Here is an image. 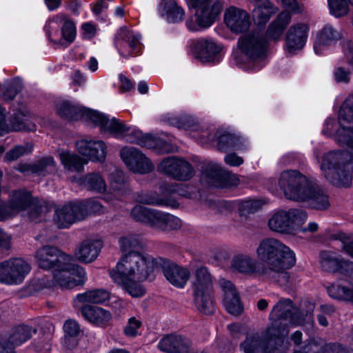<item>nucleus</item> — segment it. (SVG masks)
I'll use <instances>...</instances> for the list:
<instances>
[{
	"label": "nucleus",
	"mask_w": 353,
	"mask_h": 353,
	"mask_svg": "<svg viewBox=\"0 0 353 353\" xmlns=\"http://www.w3.org/2000/svg\"><path fill=\"white\" fill-rule=\"evenodd\" d=\"M27 209H28V213L29 219L31 221L37 223L42 220L43 214L50 211V206L45 201L33 199Z\"/></svg>",
	"instance_id": "nucleus-49"
},
{
	"label": "nucleus",
	"mask_w": 353,
	"mask_h": 353,
	"mask_svg": "<svg viewBox=\"0 0 353 353\" xmlns=\"http://www.w3.org/2000/svg\"><path fill=\"white\" fill-rule=\"evenodd\" d=\"M81 313L88 321L101 327L107 326L112 319V314L110 311L97 306L90 305L82 306Z\"/></svg>",
	"instance_id": "nucleus-35"
},
{
	"label": "nucleus",
	"mask_w": 353,
	"mask_h": 353,
	"mask_svg": "<svg viewBox=\"0 0 353 353\" xmlns=\"http://www.w3.org/2000/svg\"><path fill=\"white\" fill-rule=\"evenodd\" d=\"M115 43L120 54L123 57L137 54L141 50L139 38L126 27L119 29Z\"/></svg>",
	"instance_id": "nucleus-25"
},
{
	"label": "nucleus",
	"mask_w": 353,
	"mask_h": 353,
	"mask_svg": "<svg viewBox=\"0 0 353 353\" xmlns=\"http://www.w3.org/2000/svg\"><path fill=\"white\" fill-rule=\"evenodd\" d=\"M57 164L52 157H44L30 163H21L17 170L20 172L29 174L46 176L57 170Z\"/></svg>",
	"instance_id": "nucleus-28"
},
{
	"label": "nucleus",
	"mask_w": 353,
	"mask_h": 353,
	"mask_svg": "<svg viewBox=\"0 0 353 353\" xmlns=\"http://www.w3.org/2000/svg\"><path fill=\"white\" fill-rule=\"evenodd\" d=\"M291 14L289 12H282L269 25L266 31V39L276 41L280 40L283 33L290 23Z\"/></svg>",
	"instance_id": "nucleus-38"
},
{
	"label": "nucleus",
	"mask_w": 353,
	"mask_h": 353,
	"mask_svg": "<svg viewBox=\"0 0 353 353\" xmlns=\"http://www.w3.org/2000/svg\"><path fill=\"white\" fill-rule=\"evenodd\" d=\"M101 248L100 241L85 240L76 248L74 257L80 262L91 263L97 259Z\"/></svg>",
	"instance_id": "nucleus-34"
},
{
	"label": "nucleus",
	"mask_w": 353,
	"mask_h": 353,
	"mask_svg": "<svg viewBox=\"0 0 353 353\" xmlns=\"http://www.w3.org/2000/svg\"><path fill=\"white\" fill-rule=\"evenodd\" d=\"M342 38L341 32L332 26L325 25L316 36L314 50L316 54H321L325 48L332 46Z\"/></svg>",
	"instance_id": "nucleus-32"
},
{
	"label": "nucleus",
	"mask_w": 353,
	"mask_h": 353,
	"mask_svg": "<svg viewBox=\"0 0 353 353\" xmlns=\"http://www.w3.org/2000/svg\"><path fill=\"white\" fill-rule=\"evenodd\" d=\"M231 268L233 271L246 276H263L265 279L263 264L248 255L234 256L231 261Z\"/></svg>",
	"instance_id": "nucleus-22"
},
{
	"label": "nucleus",
	"mask_w": 353,
	"mask_h": 353,
	"mask_svg": "<svg viewBox=\"0 0 353 353\" xmlns=\"http://www.w3.org/2000/svg\"><path fill=\"white\" fill-rule=\"evenodd\" d=\"M110 276L113 281L122 288L132 297H139L145 293V290L140 283L143 281L137 280L132 276L119 275L114 270H110Z\"/></svg>",
	"instance_id": "nucleus-36"
},
{
	"label": "nucleus",
	"mask_w": 353,
	"mask_h": 353,
	"mask_svg": "<svg viewBox=\"0 0 353 353\" xmlns=\"http://www.w3.org/2000/svg\"><path fill=\"white\" fill-rule=\"evenodd\" d=\"M120 156L128 168L135 173L147 174L154 168L150 160L135 148H123Z\"/></svg>",
	"instance_id": "nucleus-15"
},
{
	"label": "nucleus",
	"mask_w": 353,
	"mask_h": 353,
	"mask_svg": "<svg viewBox=\"0 0 353 353\" xmlns=\"http://www.w3.org/2000/svg\"><path fill=\"white\" fill-rule=\"evenodd\" d=\"M309 31L305 23H296L291 26L286 33L285 48L288 52L295 53L305 46Z\"/></svg>",
	"instance_id": "nucleus-24"
},
{
	"label": "nucleus",
	"mask_w": 353,
	"mask_h": 353,
	"mask_svg": "<svg viewBox=\"0 0 353 353\" xmlns=\"http://www.w3.org/2000/svg\"><path fill=\"white\" fill-rule=\"evenodd\" d=\"M81 185L88 190L103 193L107 185L103 177L98 172H90L81 179Z\"/></svg>",
	"instance_id": "nucleus-45"
},
{
	"label": "nucleus",
	"mask_w": 353,
	"mask_h": 353,
	"mask_svg": "<svg viewBox=\"0 0 353 353\" xmlns=\"http://www.w3.org/2000/svg\"><path fill=\"white\" fill-rule=\"evenodd\" d=\"M294 353H352L348 349L339 343H329L320 347L315 342H308L301 350Z\"/></svg>",
	"instance_id": "nucleus-42"
},
{
	"label": "nucleus",
	"mask_w": 353,
	"mask_h": 353,
	"mask_svg": "<svg viewBox=\"0 0 353 353\" xmlns=\"http://www.w3.org/2000/svg\"><path fill=\"white\" fill-rule=\"evenodd\" d=\"M125 177L124 174L121 170H115L112 174L110 186L114 191H121L125 186Z\"/></svg>",
	"instance_id": "nucleus-62"
},
{
	"label": "nucleus",
	"mask_w": 353,
	"mask_h": 353,
	"mask_svg": "<svg viewBox=\"0 0 353 353\" xmlns=\"http://www.w3.org/2000/svg\"><path fill=\"white\" fill-rule=\"evenodd\" d=\"M32 150L33 144L31 142L24 143L21 145H15L7 152L5 158L8 161H14L23 155L31 153Z\"/></svg>",
	"instance_id": "nucleus-51"
},
{
	"label": "nucleus",
	"mask_w": 353,
	"mask_h": 353,
	"mask_svg": "<svg viewBox=\"0 0 353 353\" xmlns=\"http://www.w3.org/2000/svg\"><path fill=\"white\" fill-rule=\"evenodd\" d=\"M224 21L231 31L235 33L246 32L251 24L249 14L235 6H230L225 10Z\"/></svg>",
	"instance_id": "nucleus-23"
},
{
	"label": "nucleus",
	"mask_w": 353,
	"mask_h": 353,
	"mask_svg": "<svg viewBox=\"0 0 353 353\" xmlns=\"http://www.w3.org/2000/svg\"><path fill=\"white\" fill-rule=\"evenodd\" d=\"M155 264L156 268L162 270L164 276L172 285L177 288L184 287L190 276L188 270L162 258L159 259Z\"/></svg>",
	"instance_id": "nucleus-17"
},
{
	"label": "nucleus",
	"mask_w": 353,
	"mask_h": 353,
	"mask_svg": "<svg viewBox=\"0 0 353 353\" xmlns=\"http://www.w3.org/2000/svg\"><path fill=\"white\" fill-rule=\"evenodd\" d=\"M39 266L44 270H54L65 260H70L71 256L61 252L57 248L45 245L37 250L35 255Z\"/></svg>",
	"instance_id": "nucleus-18"
},
{
	"label": "nucleus",
	"mask_w": 353,
	"mask_h": 353,
	"mask_svg": "<svg viewBox=\"0 0 353 353\" xmlns=\"http://www.w3.org/2000/svg\"><path fill=\"white\" fill-rule=\"evenodd\" d=\"M166 214L157 210H153L149 225L154 229L162 231Z\"/></svg>",
	"instance_id": "nucleus-63"
},
{
	"label": "nucleus",
	"mask_w": 353,
	"mask_h": 353,
	"mask_svg": "<svg viewBox=\"0 0 353 353\" xmlns=\"http://www.w3.org/2000/svg\"><path fill=\"white\" fill-rule=\"evenodd\" d=\"M45 30L51 42L63 47L70 45L76 37L74 23L63 13H59L50 19L45 26Z\"/></svg>",
	"instance_id": "nucleus-8"
},
{
	"label": "nucleus",
	"mask_w": 353,
	"mask_h": 353,
	"mask_svg": "<svg viewBox=\"0 0 353 353\" xmlns=\"http://www.w3.org/2000/svg\"><path fill=\"white\" fill-rule=\"evenodd\" d=\"M243 353H272L268 346L265 334L261 332H253L246 334L245 340L240 344Z\"/></svg>",
	"instance_id": "nucleus-31"
},
{
	"label": "nucleus",
	"mask_w": 353,
	"mask_h": 353,
	"mask_svg": "<svg viewBox=\"0 0 353 353\" xmlns=\"http://www.w3.org/2000/svg\"><path fill=\"white\" fill-rule=\"evenodd\" d=\"M168 122L170 125L178 128L186 130L193 127L196 123V121L193 117L187 114L170 117L168 118Z\"/></svg>",
	"instance_id": "nucleus-56"
},
{
	"label": "nucleus",
	"mask_w": 353,
	"mask_h": 353,
	"mask_svg": "<svg viewBox=\"0 0 353 353\" xmlns=\"http://www.w3.org/2000/svg\"><path fill=\"white\" fill-rule=\"evenodd\" d=\"M219 285L223 292V303L226 311L233 316H239L243 312V305L234 285L228 280L220 279Z\"/></svg>",
	"instance_id": "nucleus-20"
},
{
	"label": "nucleus",
	"mask_w": 353,
	"mask_h": 353,
	"mask_svg": "<svg viewBox=\"0 0 353 353\" xmlns=\"http://www.w3.org/2000/svg\"><path fill=\"white\" fill-rule=\"evenodd\" d=\"M192 50L198 59L207 63L215 61L221 48L212 39L201 38L192 42Z\"/></svg>",
	"instance_id": "nucleus-27"
},
{
	"label": "nucleus",
	"mask_w": 353,
	"mask_h": 353,
	"mask_svg": "<svg viewBox=\"0 0 353 353\" xmlns=\"http://www.w3.org/2000/svg\"><path fill=\"white\" fill-rule=\"evenodd\" d=\"M110 299V292L104 289H94L79 294L76 300L80 303L102 304Z\"/></svg>",
	"instance_id": "nucleus-47"
},
{
	"label": "nucleus",
	"mask_w": 353,
	"mask_h": 353,
	"mask_svg": "<svg viewBox=\"0 0 353 353\" xmlns=\"http://www.w3.org/2000/svg\"><path fill=\"white\" fill-rule=\"evenodd\" d=\"M307 219V214L302 209L279 210L269 219L268 225L272 231L291 234L305 223Z\"/></svg>",
	"instance_id": "nucleus-10"
},
{
	"label": "nucleus",
	"mask_w": 353,
	"mask_h": 353,
	"mask_svg": "<svg viewBox=\"0 0 353 353\" xmlns=\"http://www.w3.org/2000/svg\"><path fill=\"white\" fill-rule=\"evenodd\" d=\"M272 324L265 331L262 332L265 334V339L268 341V346L272 353L278 349L283 339L289 333V325L287 322L276 320H271Z\"/></svg>",
	"instance_id": "nucleus-30"
},
{
	"label": "nucleus",
	"mask_w": 353,
	"mask_h": 353,
	"mask_svg": "<svg viewBox=\"0 0 353 353\" xmlns=\"http://www.w3.org/2000/svg\"><path fill=\"white\" fill-rule=\"evenodd\" d=\"M22 84L19 79H13L6 83L3 97L6 100H12L16 95L21 90Z\"/></svg>",
	"instance_id": "nucleus-60"
},
{
	"label": "nucleus",
	"mask_w": 353,
	"mask_h": 353,
	"mask_svg": "<svg viewBox=\"0 0 353 353\" xmlns=\"http://www.w3.org/2000/svg\"><path fill=\"white\" fill-rule=\"evenodd\" d=\"M81 210L78 201L57 207L54 209V222L59 228H68L76 221L83 220Z\"/></svg>",
	"instance_id": "nucleus-16"
},
{
	"label": "nucleus",
	"mask_w": 353,
	"mask_h": 353,
	"mask_svg": "<svg viewBox=\"0 0 353 353\" xmlns=\"http://www.w3.org/2000/svg\"><path fill=\"white\" fill-rule=\"evenodd\" d=\"M57 152L65 170L77 172H81L83 170V166L87 163V161L68 150L59 149Z\"/></svg>",
	"instance_id": "nucleus-40"
},
{
	"label": "nucleus",
	"mask_w": 353,
	"mask_h": 353,
	"mask_svg": "<svg viewBox=\"0 0 353 353\" xmlns=\"http://www.w3.org/2000/svg\"><path fill=\"white\" fill-rule=\"evenodd\" d=\"M212 276L208 270L204 267L197 268L192 283L193 292L212 291Z\"/></svg>",
	"instance_id": "nucleus-46"
},
{
	"label": "nucleus",
	"mask_w": 353,
	"mask_h": 353,
	"mask_svg": "<svg viewBox=\"0 0 353 353\" xmlns=\"http://www.w3.org/2000/svg\"><path fill=\"white\" fill-rule=\"evenodd\" d=\"M10 127L13 131H34L36 125L32 121V116L28 110H19L11 117Z\"/></svg>",
	"instance_id": "nucleus-39"
},
{
	"label": "nucleus",
	"mask_w": 353,
	"mask_h": 353,
	"mask_svg": "<svg viewBox=\"0 0 353 353\" xmlns=\"http://www.w3.org/2000/svg\"><path fill=\"white\" fill-rule=\"evenodd\" d=\"M278 11L272 3L259 4L253 10V17L258 26L263 27L272 14Z\"/></svg>",
	"instance_id": "nucleus-48"
},
{
	"label": "nucleus",
	"mask_w": 353,
	"mask_h": 353,
	"mask_svg": "<svg viewBox=\"0 0 353 353\" xmlns=\"http://www.w3.org/2000/svg\"><path fill=\"white\" fill-rule=\"evenodd\" d=\"M56 108L58 114L64 119L77 120L81 117H85L91 121L95 125L100 128H108L117 132L118 130H120L119 128H123L116 120L109 121V118L99 112L74 105L68 101L58 102Z\"/></svg>",
	"instance_id": "nucleus-5"
},
{
	"label": "nucleus",
	"mask_w": 353,
	"mask_h": 353,
	"mask_svg": "<svg viewBox=\"0 0 353 353\" xmlns=\"http://www.w3.org/2000/svg\"><path fill=\"white\" fill-rule=\"evenodd\" d=\"M332 14L341 17L347 14L348 5L345 0H327Z\"/></svg>",
	"instance_id": "nucleus-59"
},
{
	"label": "nucleus",
	"mask_w": 353,
	"mask_h": 353,
	"mask_svg": "<svg viewBox=\"0 0 353 353\" xmlns=\"http://www.w3.org/2000/svg\"><path fill=\"white\" fill-rule=\"evenodd\" d=\"M209 1L187 0L190 7L200 9L186 21V26L190 30L198 31L211 26L223 10V0H216L210 6L208 3Z\"/></svg>",
	"instance_id": "nucleus-7"
},
{
	"label": "nucleus",
	"mask_w": 353,
	"mask_h": 353,
	"mask_svg": "<svg viewBox=\"0 0 353 353\" xmlns=\"http://www.w3.org/2000/svg\"><path fill=\"white\" fill-rule=\"evenodd\" d=\"M193 296L194 305L200 312L208 315L214 312L212 291L193 292Z\"/></svg>",
	"instance_id": "nucleus-44"
},
{
	"label": "nucleus",
	"mask_w": 353,
	"mask_h": 353,
	"mask_svg": "<svg viewBox=\"0 0 353 353\" xmlns=\"http://www.w3.org/2000/svg\"><path fill=\"white\" fill-rule=\"evenodd\" d=\"M37 329L31 326L21 324L13 327L8 332L7 339H2L0 342L5 341L7 347H12L14 350L18 346L29 340L32 334L37 333Z\"/></svg>",
	"instance_id": "nucleus-33"
},
{
	"label": "nucleus",
	"mask_w": 353,
	"mask_h": 353,
	"mask_svg": "<svg viewBox=\"0 0 353 353\" xmlns=\"http://www.w3.org/2000/svg\"><path fill=\"white\" fill-rule=\"evenodd\" d=\"M314 155L320 163L323 175L330 183L336 186H348L352 180L350 157L347 152L330 151L321 159L314 151Z\"/></svg>",
	"instance_id": "nucleus-2"
},
{
	"label": "nucleus",
	"mask_w": 353,
	"mask_h": 353,
	"mask_svg": "<svg viewBox=\"0 0 353 353\" xmlns=\"http://www.w3.org/2000/svg\"><path fill=\"white\" fill-rule=\"evenodd\" d=\"M150 141L151 146H148V148L154 150L158 154H163L174 152V148L172 144L160 138L151 136Z\"/></svg>",
	"instance_id": "nucleus-55"
},
{
	"label": "nucleus",
	"mask_w": 353,
	"mask_h": 353,
	"mask_svg": "<svg viewBox=\"0 0 353 353\" xmlns=\"http://www.w3.org/2000/svg\"><path fill=\"white\" fill-rule=\"evenodd\" d=\"M269 319L287 322L292 326L306 325L308 334H314V321L312 316L307 313L303 316L300 309L290 299H281L272 307Z\"/></svg>",
	"instance_id": "nucleus-6"
},
{
	"label": "nucleus",
	"mask_w": 353,
	"mask_h": 353,
	"mask_svg": "<svg viewBox=\"0 0 353 353\" xmlns=\"http://www.w3.org/2000/svg\"><path fill=\"white\" fill-rule=\"evenodd\" d=\"M298 202H306L310 208L324 211L330 206L328 195L315 182L312 181Z\"/></svg>",
	"instance_id": "nucleus-19"
},
{
	"label": "nucleus",
	"mask_w": 353,
	"mask_h": 353,
	"mask_svg": "<svg viewBox=\"0 0 353 353\" xmlns=\"http://www.w3.org/2000/svg\"><path fill=\"white\" fill-rule=\"evenodd\" d=\"M312 181L296 170L283 171L279 179V185L287 199L298 201Z\"/></svg>",
	"instance_id": "nucleus-11"
},
{
	"label": "nucleus",
	"mask_w": 353,
	"mask_h": 353,
	"mask_svg": "<svg viewBox=\"0 0 353 353\" xmlns=\"http://www.w3.org/2000/svg\"><path fill=\"white\" fill-rule=\"evenodd\" d=\"M263 203L260 200H247L241 203L240 211L242 214L254 213L262 207Z\"/></svg>",
	"instance_id": "nucleus-64"
},
{
	"label": "nucleus",
	"mask_w": 353,
	"mask_h": 353,
	"mask_svg": "<svg viewBox=\"0 0 353 353\" xmlns=\"http://www.w3.org/2000/svg\"><path fill=\"white\" fill-rule=\"evenodd\" d=\"M30 265L21 258H11L0 263V282L13 285L23 282Z\"/></svg>",
	"instance_id": "nucleus-12"
},
{
	"label": "nucleus",
	"mask_w": 353,
	"mask_h": 353,
	"mask_svg": "<svg viewBox=\"0 0 353 353\" xmlns=\"http://www.w3.org/2000/svg\"><path fill=\"white\" fill-rule=\"evenodd\" d=\"M341 129L337 131L340 141L353 149V94L343 103L339 116Z\"/></svg>",
	"instance_id": "nucleus-14"
},
{
	"label": "nucleus",
	"mask_w": 353,
	"mask_h": 353,
	"mask_svg": "<svg viewBox=\"0 0 353 353\" xmlns=\"http://www.w3.org/2000/svg\"><path fill=\"white\" fill-rule=\"evenodd\" d=\"M223 170L219 165L215 163H204L201 166V181L207 185L219 188Z\"/></svg>",
	"instance_id": "nucleus-37"
},
{
	"label": "nucleus",
	"mask_w": 353,
	"mask_h": 353,
	"mask_svg": "<svg viewBox=\"0 0 353 353\" xmlns=\"http://www.w3.org/2000/svg\"><path fill=\"white\" fill-rule=\"evenodd\" d=\"M79 208H82L83 210L81 215L83 219L91 213H99L102 212L103 206L98 201L95 200H85L78 201Z\"/></svg>",
	"instance_id": "nucleus-58"
},
{
	"label": "nucleus",
	"mask_w": 353,
	"mask_h": 353,
	"mask_svg": "<svg viewBox=\"0 0 353 353\" xmlns=\"http://www.w3.org/2000/svg\"><path fill=\"white\" fill-rule=\"evenodd\" d=\"M76 147L79 153L90 159L91 157H97L96 154L93 155V147L101 145L100 143H96L95 140L81 139L76 142Z\"/></svg>",
	"instance_id": "nucleus-57"
},
{
	"label": "nucleus",
	"mask_w": 353,
	"mask_h": 353,
	"mask_svg": "<svg viewBox=\"0 0 353 353\" xmlns=\"http://www.w3.org/2000/svg\"><path fill=\"white\" fill-rule=\"evenodd\" d=\"M136 199L139 203L148 205H165L172 207H176L178 205L176 202L174 200L159 199L158 197L152 196L146 193L138 194Z\"/></svg>",
	"instance_id": "nucleus-52"
},
{
	"label": "nucleus",
	"mask_w": 353,
	"mask_h": 353,
	"mask_svg": "<svg viewBox=\"0 0 353 353\" xmlns=\"http://www.w3.org/2000/svg\"><path fill=\"white\" fill-rule=\"evenodd\" d=\"M192 344L191 340L185 336L170 334L161 339L158 347L166 353H188Z\"/></svg>",
	"instance_id": "nucleus-26"
},
{
	"label": "nucleus",
	"mask_w": 353,
	"mask_h": 353,
	"mask_svg": "<svg viewBox=\"0 0 353 353\" xmlns=\"http://www.w3.org/2000/svg\"><path fill=\"white\" fill-rule=\"evenodd\" d=\"M329 296L334 299L353 303V287L331 284L327 287Z\"/></svg>",
	"instance_id": "nucleus-50"
},
{
	"label": "nucleus",
	"mask_w": 353,
	"mask_h": 353,
	"mask_svg": "<svg viewBox=\"0 0 353 353\" xmlns=\"http://www.w3.org/2000/svg\"><path fill=\"white\" fill-rule=\"evenodd\" d=\"M116 120L119 124L123 128H119L120 130L113 131L108 128H100L101 132H109L111 134L115 135H121L125 138V141L130 143H134L148 148V146H151L150 143L151 142L150 134H143L140 130H130V128L127 127L123 123L119 121L117 119L113 117L112 119H109V121Z\"/></svg>",
	"instance_id": "nucleus-29"
},
{
	"label": "nucleus",
	"mask_w": 353,
	"mask_h": 353,
	"mask_svg": "<svg viewBox=\"0 0 353 353\" xmlns=\"http://www.w3.org/2000/svg\"><path fill=\"white\" fill-rule=\"evenodd\" d=\"M256 256L259 260L265 263L263 270L265 279L279 282V279H286V270L295 265V254L285 244L274 238L262 240L257 249Z\"/></svg>",
	"instance_id": "nucleus-1"
},
{
	"label": "nucleus",
	"mask_w": 353,
	"mask_h": 353,
	"mask_svg": "<svg viewBox=\"0 0 353 353\" xmlns=\"http://www.w3.org/2000/svg\"><path fill=\"white\" fill-rule=\"evenodd\" d=\"M157 260L146 254L130 252L121 257L116 268L111 270H114L119 275L132 276L139 281L152 280V273Z\"/></svg>",
	"instance_id": "nucleus-3"
},
{
	"label": "nucleus",
	"mask_w": 353,
	"mask_h": 353,
	"mask_svg": "<svg viewBox=\"0 0 353 353\" xmlns=\"http://www.w3.org/2000/svg\"><path fill=\"white\" fill-rule=\"evenodd\" d=\"M320 263L323 270L350 275L353 272V263L343 259L336 253L323 251L320 254Z\"/></svg>",
	"instance_id": "nucleus-21"
},
{
	"label": "nucleus",
	"mask_w": 353,
	"mask_h": 353,
	"mask_svg": "<svg viewBox=\"0 0 353 353\" xmlns=\"http://www.w3.org/2000/svg\"><path fill=\"white\" fill-rule=\"evenodd\" d=\"M161 12L165 16L168 21L177 23L183 20L184 10L180 7L175 0H163L161 3Z\"/></svg>",
	"instance_id": "nucleus-41"
},
{
	"label": "nucleus",
	"mask_w": 353,
	"mask_h": 353,
	"mask_svg": "<svg viewBox=\"0 0 353 353\" xmlns=\"http://www.w3.org/2000/svg\"><path fill=\"white\" fill-rule=\"evenodd\" d=\"M238 46L243 55L245 56L250 63H252L254 70L260 69L259 65L266 57L268 41L259 32H252L241 37Z\"/></svg>",
	"instance_id": "nucleus-9"
},
{
	"label": "nucleus",
	"mask_w": 353,
	"mask_h": 353,
	"mask_svg": "<svg viewBox=\"0 0 353 353\" xmlns=\"http://www.w3.org/2000/svg\"><path fill=\"white\" fill-rule=\"evenodd\" d=\"M157 171L179 181H188L194 174L192 165L176 157L163 159L157 165Z\"/></svg>",
	"instance_id": "nucleus-13"
},
{
	"label": "nucleus",
	"mask_w": 353,
	"mask_h": 353,
	"mask_svg": "<svg viewBox=\"0 0 353 353\" xmlns=\"http://www.w3.org/2000/svg\"><path fill=\"white\" fill-rule=\"evenodd\" d=\"M73 259L65 260L54 269V280L39 279L37 285L41 288H52L55 283L61 288L71 289L76 286L82 285L85 281V271L80 265L72 263Z\"/></svg>",
	"instance_id": "nucleus-4"
},
{
	"label": "nucleus",
	"mask_w": 353,
	"mask_h": 353,
	"mask_svg": "<svg viewBox=\"0 0 353 353\" xmlns=\"http://www.w3.org/2000/svg\"><path fill=\"white\" fill-rule=\"evenodd\" d=\"M119 243L121 250L123 252L138 248L141 245L139 237L135 234L121 237L119 239Z\"/></svg>",
	"instance_id": "nucleus-61"
},
{
	"label": "nucleus",
	"mask_w": 353,
	"mask_h": 353,
	"mask_svg": "<svg viewBox=\"0 0 353 353\" xmlns=\"http://www.w3.org/2000/svg\"><path fill=\"white\" fill-rule=\"evenodd\" d=\"M33 200L30 192L18 190L12 192L10 199V208L17 212L26 210Z\"/></svg>",
	"instance_id": "nucleus-43"
},
{
	"label": "nucleus",
	"mask_w": 353,
	"mask_h": 353,
	"mask_svg": "<svg viewBox=\"0 0 353 353\" xmlns=\"http://www.w3.org/2000/svg\"><path fill=\"white\" fill-rule=\"evenodd\" d=\"M240 143V137L230 133L223 134L219 138L218 148L222 151H226L230 148L239 149Z\"/></svg>",
	"instance_id": "nucleus-53"
},
{
	"label": "nucleus",
	"mask_w": 353,
	"mask_h": 353,
	"mask_svg": "<svg viewBox=\"0 0 353 353\" xmlns=\"http://www.w3.org/2000/svg\"><path fill=\"white\" fill-rule=\"evenodd\" d=\"M153 210L154 209L137 205L132 209L130 214L136 221L141 222L149 225Z\"/></svg>",
	"instance_id": "nucleus-54"
}]
</instances>
